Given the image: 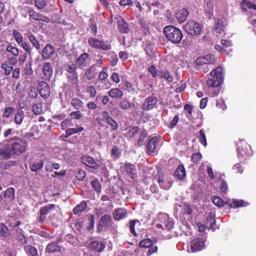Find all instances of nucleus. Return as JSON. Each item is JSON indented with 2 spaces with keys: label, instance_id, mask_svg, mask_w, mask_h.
<instances>
[{
  "label": "nucleus",
  "instance_id": "obj_1",
  "mask_svg": "<svg viewBox=\"0 0 256 256\" xmlns=\"http://www.w3.org/2000/svg\"><path fill=\"white\" fill-rule=\"evenodd\" d=\"M28 148L25 140L14 136L0 142V160L16 158L24 153Z\"/></svg>",
  "mask_w": 256,
  "mask_h": 256
},
{
  "label": "nucleus",
  "instance_id": "obj_2",
  "mask_svg": "<svg viewBox=\"0 0 256 256\" xmlns=\"http://www.w3.org/2000/svg\"><path fill=\"white\" fill-rule=\"evenodd\" d=\"M163 32L166 38L172 44H179L183 38L182 31L172 25L166 26Z\"/></svg>",
  "mask_w": 256,
  "mask_h": 256
},
{
  "label": "nucleus",
  "instance_id": "obj_3",
  "mask_svg": "<svg viewBox=\"0 0 256 256\" xmlns=\"http://www.w3.org/2000/svg\"><path fill=\"white\" fill-rule=\"evenodd\" d=\"M222 68H218L216 69L213 70L210 72V76L212 78H209L207 80V85L208 87H216L220 85L221 82V71Z\"/></svg>",
  "mask_w": 256,
  "mask_h": 256
},
{
  "label": "nucleus",
  "instance_id": "obj_4",
  "mask_svg": "<svg viewBox=\"0 0 256 256\" xmlns=\"http://www.w3.org/2000/svg\"><path fill=\"white\" fill-rule=\"evenodd\" d=\"M184 29L191 36H198L201 33V27L200 25L194 20L188 22L184 26Z\"/></svg>",
  "mask_w": 256,
  "mask_h": 256
},
{
  "label": "nucleus",
  "instance_id": "obj_5",
  "mask_svg": "<svg viewBox=\"0 0 256 256\" xmlns=\"http://www.w3.org/2000/svg\"><path fill=\"white\" fill-rule=\"evenodd\" d=\"M88 44L90 46L94 48L108 50L111 49V45L104 40H99L96 38H89Z\"/></svg>",
  "mask_w": 256,
  "mask_h": 256
},
{
  "label": "nucleus",
  "instance_id": "obj_6",
  "mask_svg": "<svg viewBox=\"0 0 256 256\" xmlns=\"http://www.w3.org/2000/svg\"><path fill=\"white\" fill-rule=\"evenodd\" d=\"M112 221L111 216L108 214H104L100 218L98 226V232L107 231L112 226Z\"/></svg>",
  "mask_w": 256,
  "mask_h": 256
},
{
  "label": "nucleus",
  "instance_id": "obj_7",
  "mask_svg": "<svg viewBox=\"0 0 256 256\" xmlns=\"http://www.w3.org/2000/svg\"><path fill=\"white\" fill-rule=\"evenodd\" d=\"M214 58L212 54H207L202 57L198 58L196 60V69L201 70L203 66L212 64Z\"/></svg>",
  "mask_w": 256,
  "mask_h": 256
},
{
  "label": "nucleus",
  "instance_id": "obj_8",
  "mask_svg": "<svg viewBox=\"0 0 256 256\" xmlns=\"http://www.w3.org/2000/svg\"><path fill=\"white\" fill-rule=\"evenodd\" d=\"M158 98L154 96H149L146 98L142 105V108L144 110H150L153 109L157 104Z\"/></svg>",
  "mask_w": 256,
  "mask_h": 256
},
{
  "label": "nucleus",
  "instance_id": "obj_9",
  "mask_svg": "<svg viewBox=\"0 0 256 256\" xmlns=\"http://www.w3.org/2000/svg\"><path fill=\"white\" fill-rule=\"evenodd\" d=\"M40 95L44 98H47L50 95V90L47 83L40 82L38 86Z\"/></svg>",
  "mask_w": 256,
  "mask_h": 256
},
{
  "label": "nucleus",
  "instance_id": "obj_10",
  "mask_svg": "<svg viewBox=\"0 0 256 256\" xmlns=\"http://www.w3.org/2000/svg\"><path fill=\"white\" fill-rule=\"evenodd\" d=\"M55 208L56 205L54 204H48L42 206L40 209L39 222H44L46 219V215L49 214L52 210L54 209Z\"/></svg>",
  "mask_w": 256,
  "mask_h": 256
},
{
  "label": "nucleus",
  "instance_id": "obj_11",
  "mask_svg": "<svg viewBox=\"0 0 256 256\" xmlns=\"http://www.w3.org/2000/svg\"><path fill=\"white\" fill-rule=\"evenodd\" d=\"M44 162L40 158L32 160L29 162V167L32 172H37L44 167Z\"/></svg>",
  "mask_w": 256,
  "mask_h": 256
},
{
  "label": "nucleus",
  "instance_id": "obj_12",
  "mask_svg": "<svg viewBox=\"0 0 256 256\" xmlns=\"http://www.w3.org/2000/svg\"><path fill=\"white\" fill-rule=\"evenodd\" d=\"M108 68H104L102 70H101L98 76V80H100L101 82L105 84V87H104L106 89H108L110 86V83L108 80V76L107 73Z\"/></svg>",
  "mask_w": 256,
  "mask_h": 256
},
{
  "label": "nucleus",
  "instance_id": "obj_13",
  "mask_svg": "<svg viewBox=\"0 0 256 256\" xmlns=\"http://www.w3.org/2000/svg\"><path fill=\"white\" fill-rule=\"evenodd\" d=\"M205 246V241L200 238L194 240L191 244V248L193 252L202 250Z\"/></svg>",
  "mask_w": 256,
  "mask_h": 256
},
{
  "label": "nucleus",
  "instance_id": "obj_14",
  "mask_svg": "<svg viewBox=\"0 0 256 256\" xmlns=\"http://www.w3.org/2000/svg\"><path fill=\"white\" fill-rule=\"evenodd\" d=\"M81 162L86 166L94 169L98 168V164L95 162L94 158L90 156H84L81 158Z\"/></svg>",
  "mask_w": 256,
  "mask_h": 256
},
{
  "label": "nucleus",
  "instance_id": "obj_15",
  "mask_svg": "<svg viewBox=\"0 0 256 256\" xmlns=\"http://www.w3.org/2000/svg\"><path fill=\"white\" fill-rule=\"evenodd\" d=\"M158 138L157 136H154L148 141L146 144V150L150 154H156V144L158 142Z\"/></svg>",
  "mask_w": 256,
  "mask_h": 256
},
{
  "label": "nucleus",
  "instance_id": "obj_16",
  "mask_svg": "<svg viewBox=\"0 0 256 256\" xmlns=\"http://www.w3.org/2000/svg\"><path fill=\"white\" fill-rule=\"evenodd\" d=\"M105 244L99 241H93L90 243L88 248L96 252H100L104 249Z\"/></svg>",
  "mask_w": 256,
  "mask_h": 256
},
{
  "label": "nucleus",
  "instance_id": "obj_17",
  "mask_svg": "<svg viewBox=\"0 0 256 256\" xmlns=\"http://www.w3.org/2000/svg\"><path fill=\"white\" fill-rule=\"evenodd\" d=\"M53 68L49 62H46L42 66V74L46 80H50L52 75Z\"/></svg>",
  "mask_w": 256,
  "mask_h": 256
},
{
  "label": "nucleus",
  "instance_id": "obj_18",
  "mask_svg": "<svg viewBox=\"0 0 256 256\" xmlns=\"http://www.w3.org/2000/svg\"><path fill=\"white\" fill-rule=\"evenodd\" d=\"M89 54L84 52L76 60V64L80 68H82L88 66Z\"/></svg>",
  "mask_w": 256,
  "mask_h": 256
},
{
  "label": "nucleus",
  "instance_id": "obj_19",
  "mask_svg": "<svg viewBox=\"0 0 256 256\" xmlns=\"http://www.w3.org/2000/svg\"><path fill=\"white\" fill-rule=\"evenodd\" d=\"M54 46L50 44H47L42 50V58L44 60H49L54 55Z\"/></svg>",
  "mask_w": 256,
  "mask_h": 256
},
{
  "label": "nucleus",
  "instance_id": "obj_20",
  "mask_svg": "<svg viewBox=\"0 0 256 256\" xmlns=\"http://www.w3.org/2000/svg\"><path fill=\"white\" fill-rule=\"evenodd\" d=\"M124 169L131 178H134L136 176V170L134 164L126 162L124 165Z\"/></svg>",
  "mask_w": 256,
  "mask_h": 256
},
{
  "label": "nucleus",
  "instance_id": "obj_21",
  "mask_svg": "<svg viewBox=\"0 0 256 256\" xmlns=\"http://www.w3.org/2000/svg\"><path fill=\"white\" fill-rule=\"evenodd\" d=\"M112 215L115 220H120L126 218L127 211L125 208H118L114 210Z\"/></svg>",
  "mask_w": 256,
  "mask_h": 256
},
{
  "label": "nucleus",
  "instance_id": "obj_22",
  "mask_svg": "<svg viewBox=\"0 0 256 256\" xmlns=\"http://www.w3.org/2000/svg\"><path fill=\"white\" fill-rule=\"evenodd\" d=\"M158 182L160 187L164 190H168L172 186V182L168 178H164V176H160Z\"/></svg>",
  "mask_w": 256,
  "mask_h": 256
},
{
  "label": "nucleus",
  "instance_id": "obj_23",
  "mask_svg": "<svg viewBox=\"0 0 256 256\" xmlns=\"http://www.w3.org/2000/svg\"><path fill=\"white\" fill-rule=\"evenodd\" d=\"M118 28L119 31L122 33L128 34L129 32L130 28L127 22L124 20L120 17L118 19Z\"/></svg>",
  "mask_w": 256,
  "mask_h": 256
},
{
  "label": "nucleus",
  "instance_id": "obj_24",
  "mask_svg": "<svg viewBox=\"0 0 256 256\" xmlns=\"http://www.w3.org/2000/svg\"><path fill=\"white\" fill-rule=\"evenodd\" d=\"M161 222L164 220V227L166 229L168 230H171L174 225V223L172 220H169L168 215L166 214H160L159 216Z\"/></svg>",
  "mask_w": 256,
  "mask_h": 256
},
{
  "label": "nucleus",
  "instance_id": "obj_25",
  "mask_svg": "<svg viewBox=\"0 0 256 256\" xmlns=\"http://www.w3.org/2000/svg\"><path fill=\"white\" fill-rule=\"evenodd\" d=\"M226 24V20L224 18H220L218 20L216 23V27L214 29V32L215 34H220L224 30Z\"/></svg>",
  "mask_w": 256,
  "mask_h": 256
},
{
  "label": "nucleus",
  "instance_id": "obj_26",
  "mask_svg": "<svg viewBox=\"0 0 256 256\" xmlns=\"http://www.w3.org/2000/svg\"><path fill=\"white\" fill-rule=\"evenodd\" d=\"M98 69L96 64H92L88 68L85 72V76L88 80H91L96 76Z\"/></svg>",
  "mask_w": 256,
  "mask_h": 256
},
{
  "label": "nucleus",
  "instance_id": "obj_27",
  "mask_svg": "<svg viewBox=\"0 0 256 256\" xmlns=\"http://www.w3.org/2000/svg\"><path fill=\"white\" fill-rule=\"evenodd\" d=\"M188 12L186 8H182L178 11L176 15V18L180 23L184 22L187 18Z\"/></svg>",
  "mask_w": 256,
  "mask_h": 256
},
{
  "label": "nucleus",
  "instance_id": "obj_28",
  "mask_svg": "<svg viewBox=\"0 0 256 256\" xmlns=\"http://www.w3.org/2000/svg\"><path fill=\"white\" fill-rule=\"evenodd\" d=\"M108 94L112 98H120L124 95L123 92L118 88H112L108 92Z\"/></svg>",
  "mask_w": 256,
  "mask_h": 256
},
{
  "label": "nucleus",
  "instance_id": "obj_29",
  "mask_svg": "<svg viewBox=\"0 0 256 256\" xmlns=\"http://www.w3.org/2000/svg\"><path fill=\"white\" fill-rule=\"evenodd\" d=\"M24 113L22 110H18L14 114V120L16 125H20L24 119Z\"/></svg>",
  "mask_w": 256,
  "mask_h": 256
},
{
  "label": "nucleus",
  "instance_id": "obj_30",
  "mask_svg": "<svg viewBox=\"0 0 256 256\" xmlns=\"http://www.w3.org/2000/svg\"><path fill=\"white\" fill-rule=\"evenodd\" d=\"M87 206L86 201L82 200L79 204L76 206L73 209V212L74 214L80 215L84 210Z\"/></svg>",
  "mask_w": 256,
  "mask_h": 256
},
{
  "label": "nucleus",
  "instance_id": "obj_31",
  "mask_svg": "<svg viewBox=\"0 0 256 256\" xmlns=\"http://www.w3.org/2000/svg\"><path fill=\"white\" fill-rule=\"evenodd\" d=\"M186 176L185 168L182 165H179L174 173V176L179 180L183 179Z\"/></svg>",
  "mask_w": 256,
  "mask_h": 256
},
{
  "label": "nucleus",
  "instance_id": "obj_32",
  "mask_svg": "<svg viewBox=\"0 0 256 256\" xmlns=\"http://www.w3.org/2000/svg\"><path fill=\"white\" fill-rule=\"evenodd\" d=\"M110 117L108 113L106 111H102L100 115L97 118L96 120L98 124L101 126H103L104 122L108 121V118Z\"/></svg>",
  "mask_w": 256,
  "mask_h": 256
},
{
  "label": "nucleus",
  "instance_id": "obj_33",
  "mask_svg": "<svg viewBox=\"0 0 256 256\" xmlns=\"http://www.w3.org/2000/svg\"><path fill=\"white\" fill-rule=\"evenodd\" d=\"M70 105L76 110H80L84 107V102L80 99L74 98L72 99L70 102Z\"/></svg>",
  "mask_w": 256,
  "mask_h": 256
},
{
  "label": "nucleus",
  "instance_id": "obj_34",
  "mask_svg": "<svg viewBox=\"0 0 256 256\" xmlns=\"http://www.w3.org/2000/svg\"><path fill=\"white\" fill-rule=\"evenodd\" d=\"M215 223L216 219L214 216L212 214H209L207 216L205 222V224L206 226V228L208 230L212 229Z\"/></svg>",
  "mask_w": 256,
  "mask_h": 256
},
{
  "label": "nucleus",
  "instance_id": "obj_35",
  "mask_svg": "<svg viewBox=\"0 0 256 256\" xmlns=\"http://www.w3.org/2000/svg\"><path fill=\"white\" fill-rule=\"evenodd\" d=\"M241 8L242 11L246 12L247 8L256 10V4H252L247 0H242L241 3Z\"/></svg>",
  "mask_w": 256,
  "mask_h": 256
},
{
  "label": "nucleus",
  "instance_id": "obj_36",
  "mask_svg": "<svg viewBox=\"0 0 256 256\" xmlns=\"http://www.w3.org/2000/svg\"><path fill=\"white\" fill-rule=\"evenodd\" d=\"M16 238L21 244H24L27 242V239L23 234V231L21 228H17L16 230Z\"/></svg>",
  "mask_w": 256,
  "mask_h": 256
},
{
  "label": "nucleus",
  "instance_id": "obj_37",
  "mask_svg": "<svg viewBox=\"0 0 256 256\" xmlns=\"http://www.w3.org/2000/svg\"><path fill=\"white\" fill-rule=\"evenodd\" d=\"M42 102L34 104L32 106V111L36 115H40L44 113Z\"/></svg>",
  "mask_w": 256,
  "mask_h": 256
},
{
  "label": "nucleus",
  "instance_id": "obj_38",
  "mask_svg": "<svg viewBox=\"0 0 256 256\" xmlns=\"http://www.w3.org/2000/svg\"><path fill=\"white\" fill-rule=\"evenodd\" d=\"M4 198H8L9 200H14L15 199V190L13 188H8L4 193Z\"/></svg>",
  "mask_w": 256,
  "mask_h": 256
},
{
  "label": "nucleus",
  "instance_id": "obj_39",
  "mask_svg": "<svg viewBox=\"0 0 256 256\" xmlns=\"http://www.w3.org/2000/svg\"><path fill=\"white\" fill-rule=\"evenodd\" d=\"M60 248L56 243L52 242L49 244L46 247V251L48 253H52L56 252H60Z\"/></svg>",
  "mask_w": 256,
  "mask_h": 256
},
{
  "label": "nucleus",
  "instance_id": "obj_40",
  "mask_svg": "<svg viewBox=\"0 0 256 256\" xmlns=\"http://www.w3.org/2000/svg\"><path fill=\"white\" fill-rule=\"evenodd\" d=\"M84 130V128L82 126H79L76 128H68L66 130V138L79 132H82Z\"/></svg>",
  "mask_w": 256,
  "mask_h": 256
},
{
  "label": "nucleus",
  "instance_id": "obj_41",
  "mask_svg": "<svg viewBox=\"0 0 256 256\" xmlns=\"http://www.w3.org/2000/svg\"><path fill=\"white\" fill-rule=\"evenodd\" d=\"M135 106V104L134 102H132L129 100H122L119 104V107L122 109L126 110L131 108H134Z\"/></svg>",
  "mask_w": 256,
  "mask_h": 256
},
{
  "label": "nucleus",
  "instance_id": "obj_42",
  "mask_svg": "<svg viewBox=\"0 0 256 256\" xmlns=\"http://www.w3.org/2000/svg\"><path fill=\"white\" fill-rule=\"evenodd\" d=\"M60 168V166L58 164L52 162H48L45 166V170L46 172H52L54 169L58 170Z\"/></svg>",
  "mask_w": 256,
  "mask_h": 256
},
{
  "label": "nucleus",
  "instance_id": "obj_43",
  "mask_svg": "<svg viewBox=\"0 0 256 256\" xmlns=\"http://www.w3.org/2000/svg\"><path fill=\"white\" fill-rule=\"evenodd\" d=\"M10 234V231L4 224H0V236L6 238Z\"/></svg>",
  "mask_w": 256,
  "mask_h": 256
},
{
  "label": "nucleus",
  "instance_id": "obj_44",
  "mask_svg": "<svg viewBox=\"0 0 256 256\" xmlns=\"http://www.w3.org/2000/svg\"><path fill=\"white\" fill-rule=\"evenodd\" d=\"M24 250L28 254L32 256H38L37 249L31 245L24 246Z\"/></svg>",
  "mask_w": 256,
  "mask_h": 256
},
{
  "label": "nucleus",
  "instance_id": "obj_45",
  "mask_svg": "<svg viewBox=\"0 0 256 256\" xmlns=\"http://www.w3.org/2000/svg\"><path fill=\"white\" fill-rule=\"evenodd\" d=\"M153 245L152 241L150 238H146L142 240L139 243V246L144 248H148Z\"/></svg>",
  "mask_w": 256,
  "mask_h": 256
},
{
  "label": "nucleus",
  "instance_id": "obj_46",
  "mask_svg": "<svg viewBox=\"0 0 256 256\" xmlns=\"http://www.w3.org/2000/svg\"><path fill=\"white\" fill-rule=\"evenodd\" d=\"M29 40L32 44V46L35 47L36 50H38L40 48V46L38 42V41L36 38V36H34L32 34H30L28 36Z\"/></svg>",
  "mask_w": 256,
  "mask_h": 256
},
{
  "label": "nucleus",
  "instance_id": "obj_47",
  "mask_svg": "<svg viewBox=\"0 0 256 256\" xmlns=\"http://www.w3.org/2000/svg\"><path fill=\"white\" fill-rule=\"evenodd\" d=\"M2 68L4 69V73L6 75H9L13 70V67L12 66H9L8 64L7 60L2 64Z\"/></svg>",
  "mask_w": 256,
  "mask_h": 256
},
{
  "label": "nucleus",
  "instance_id": "obj_48",
  "mask_svg": "<svg viewBox=\"0 0 256 256\" xmlns=\"http://www.w3.org/2000/svg\"><path fill=\"white\" fill-rule=\"evenodd\" d=\"M12 34L14 37L15 40L18 44H20L23 41V36L22 34L18 31L14 30H12Z\"/></svg>",
  "mask_w": 256,
  "mask_h": 256
},
{
  "label": "nucleus",
  "instance_id": "obj_49",
  "mask_svg": "<svg viewBox=\"0 0 256 256\" xmlns=\"http://www.w3.org/2000/svg\"><path fill=\"white\" fill-rule=\"evenodd\" d=\"M6 50L8 52L11 53L14 56H16L18 55V48L14 46L12 44L8 45L6 48Z\"/></svg>",
  "mask_w": 256,
  "mask_h": 256
},
{
  "label": "nucleus",
  "instance_id": "obj_50",
  "mask_svg": "<svg viewBox=\"0 0 256 256\" xmlns=\"http://www.w3.org/2000/svg\"><path fill=\"white\" fill-rule=\"evenodd\" d=\"M160 74L161 78H165L169 82H172L173 80V78L170 72L168 70H163L160 72Z\"/></svg>",
  "mask_w": 256,
  "mask_h": 256
},
{
  "label": "nucleus",
  "instance_id": "obj_51",
  "mask_svg": "<svg viewBox=\"0 0 256 256\" xmlns=\"http://www.w3.org/2000/svg\"><path fill=\"white\" fill-rule=\"evenodd\" d=\"M92 186L98 193L102 191L101 184L98 180H92L90 182Z\"/></svg>",
  "mask_w": 256,
  "mask_h": 256
},
{
  "label": "nucleus",
  "instance_id": "obj_52",
  "mask_svg": "<svg viewBox=\"0 0 256 256\" xmlns=\"http://www.w3.org/2000/svg\"><path fill=\"white\" fill-rule=\"evenodd\" d=\"M148 136V133L146 130L142 132L140 138L138 141V145L139 146H142L144 143V140Z\"/></svg>",
  "mask_w": 256,
  "mask_h": 256
},
{
  "label": "nucleus",
  "instance_id": "obj_53",
  "mask_svg": "<svg viewBox=\"0 0 256 256\" xmlns=\"http://www.w3.org/2000/svg\"><path fill=\"white\" fill-rule=\"evenodd\" d=\"M214 10V6L212 2L210 0L206 1L205 5V11L210 15H212Z\"/></svg>",
  "mask_w": 256,
  "mask_h": 256
},
{
  "label": "nucleus",
  "instance_id": "obj_54",
  "mask_svg": "<svg viewBox=\"0 0 256 256\" xmlns=\"http://www.w3.org/2000/svg\"><path fill=\"white\" fill-rule=\"evenodd\" d=\"M35 5L38 9H44L46 6L47 0H35Z\"/></svg>",
  "mask_w": 256,
  "mask_h": 256
},
{
  "label": "nucleus",
  "instance_id": "obj_55",
  "mask_svg": "<svg viewBox=\"0 0 256 256\" xmlns=\"http://www.w3.org/2000/svg\"><path fill=\"white\" fill-rule=\"evenodd\" d=\"M200 136H198V140L200 142L203 144L204 146H206V136L204 132V130L202 129L199 132Z\"/></svg>",
  "mask_w": 256,
  "mask_h": 256
},
{
  "label": "nucleus",
  "instance_id": "obj_56",
  "mask_svg": "<svg viewBox=\"0 0 256 256\" xmlns=\"http://www.w3.org/2000/svg\"><path fill=\"white\" fill-rule=\"evenodd\" d=\"M106 123L110 126L112 130H116L118 128L117 122L111 116L108 118Z\"/></svg>",
  "mask_w": 256,
  "mask_h": 256
},
{
  "label": "nucleus",
  "instance_id": "obj_57",
  "mask_svg": "<svg viewBox=\"0 0 256 256\" xmlns=\"http://www.w3.org/2000/svg\"><path fill=\"white\" fill-rule=\"evenodd\" d=\"M112 156L114 158H118L120 157L121 152L120 149L116 146H114L111 150Z\"/></svg>",
  "mask_w": 256,
  "mask_h": 256
},
{
  "label": "nucleus",
  "instance_id": "obj_58",
  "mask_svg": "<svg viewBox=\"0 0 256 256\" xmlns=\"http://www.w3.org/2000/svg\"><path fill=\"white\" fill-rule=\"evenodd\" d=\"M212 201L216 206L219 208L222 207L224 204V200L218 196H213Z\"/></svg>",
  "mask_w": 256,
  "mask_h": 256
},
{
  "label": "nucleus",
  "instance_id": "obj_59",
  "mask_svg": "<svg viewBox=\"0 0 256 256\" xmlns=\"http://www.w3.org/2000/svg\"><path fill=\"white\" fill-rule=\"evenodd\" d=\"M138 130L139 128L138 126H133L128 130L127 132V135L131 138L134 137L136 134L138 133Z\"/></svg>",
  "mask_w": 256,
  "mask_h": 256
},
{
  "label": "nucleus",
  "instance_id": "obj_60",
  "mask_svg": "<svg viewBox=\"0 0 256 256\" xmlns=\"http://www.w3.org/2000/svg\"><path fill=\"white\" fill-rule=\"evenodd\" d=\"M8 222L9 226L13 228H18V226L21 224V222L20 220H16V218H10L8 220Z\"/></svg>",
  "mask_w": 256,
  "mask_h": 256
},
{
  "label": "nucleus",
  "instance_id": "obj_61",
  "mask_svg": "<svg viewBox=\"0 0 256 256\" xmlns=\"http://www.w3.org/2000/svg\"><path fill=\"white\" fill-rule=\"evenodd\" d=\"M124 86H126V90L128 92L131 94H133L135 92V90L132 82L128 81H126L124 82Z\"/></svg>",
  "mask_w": 256,
  "mask_h": 256
},
{
  "label": "nucleus",
  "instance_id": "obj_62",
  "mask_svg": "<svg viewBox=\"0 0 256 256\" xmlns=\"http://www.w3.org/2000/svg\"><path fill=\"white\" fill-rule=\"evenodd\" d=\"M145 51L148 56H152L154 53V44H148L146 48Z\"/></svg>",
  "mask_w": 256,
  "mask_h": 256
},
{
  "label": "nucleus",
  "instance_id": "obj_63",
  "mask_svg": "<svg viewBox=\"0 0 256 256\" xmlns=\"http://www.w3.org/2000/svg\"><path fill=\"white\" fill-rule=\"evenodd\" d=\"M14 110L12 107L6 108L4 109L3 114L2 115V118H9L12 114Z\"/></svg>",
  "mask_w": 256,
  "mask_h": 256
},
{
  "label": "nucleus",
  "instance_id": "obj_64",
  "mask_svg": "<svg viewBox=\"0 0 256 256\" xmlns=\"http://www.w3.org/2000/svg\"><path fill=\"white\" fill-rule=\"evenodd\" d=\"M246 204H244V200H234L233 203L231 204L230 206L233 208H237L240 206H244Z\"/></svg>",
  "mask_w": 256,
  "mask_h": 256
}]
</instances>
